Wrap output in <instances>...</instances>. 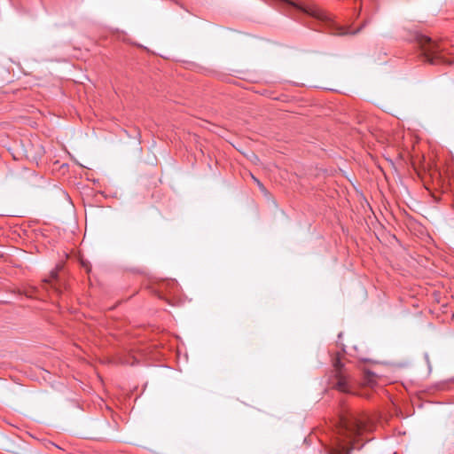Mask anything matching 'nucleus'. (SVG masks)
Masks as SVG:
<instances>
[{
  "label": "nucleus",
  "mask_w": 454,
  "mask_h": 454,
  "mask_svg": "<svg viewBox=\"0 0 454 454\" xmlns=\"http://www.w3.org/2000/svg\"><path fill=\"white\" fill-rule=\"evenodd\" d=\"M414 41L420 49L425 61L434 65L442 63L450 64V61L448 60L442 53V47L427 35L416 32Z\"/></svg>",
  "instance_id": "nucleus-2"
},
{
  "label": "nucleus",
  "mask_w": 454,
  "mask_h": 454,
  "mask_svg": "<svg viewBox=\"0 0 454 454\" xmlns=\"http://www.w3.org/2000/svg\"><path fill=\"white\" fill-rule=\"evenodd\" d=\"M56 276H57V273L52 274V278H56Z\"/></svg>",
  "instance_id": "nucleus-5"
},
{
  "label": "nucleus",
  "mask_w": 454,
  "mask_h": 454,
  "mask_svg": "<svg viewBox=\"0 0 454 454\" xmlns=\"http://www.w3.org/2000/svg\"><path fill=\"white\" fill-rule=\"evenodd\" d=\"M340 434L341 439L333 449L332 454H349L355 447V442L367 430V424L364 418H357L354 415L342 416L340 418Z\"/></svg>",
  "instance_id": "nucleus-1"
},
{
  "label": "nucleus",
  "mask_w": 454,
  "mask_h": 454,
  "mask_svg": "<svg viewBox=\"0 0 454 454\" xmlns=\"http://www.w3.org/2000/svg\"><path fill=\"white\" fill-rule=\"evenodd\" d=\"M252 177L254 180V182L257 184V186L259 187V189L262 192H266V189H265L264 185L257 178H255L254 176H252Z\"/></svg>",
  "instance_id": "nucleus-4"
},
{
  "label": "nucleus",
  "mask_w": 454,
  "mask_h": 454,
  "mask_svg": "<svg viewBox=\"0 0 454 454\" xmlns=\"http://www.w3.org/2000/svg\"><path fill=\"white\" fill-rule=\"evenodd\" d=\"M333 365L334 368V387L337 388L339 391L344 393H350L351 380L350 377L346 373V371L343 369V364H341V356L340 353H338L337 356L333 359Z\"/></svg>",
  "instance_id": "nucleus-3"
}]
</instances>
